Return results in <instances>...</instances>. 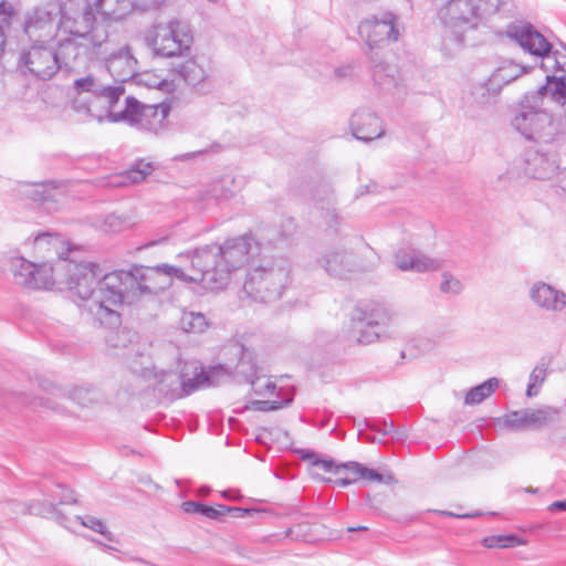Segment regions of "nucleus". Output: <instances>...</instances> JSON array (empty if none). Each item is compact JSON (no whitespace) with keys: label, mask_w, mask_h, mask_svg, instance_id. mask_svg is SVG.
<instances>
[{"label":"nucleus","mask_w":566,"mask_h":566,"mask_svg":"<svg viewBox=\"0 0 566 566\" xmlns=\"http://www.w3.org/2000/svg\"><path fill=\"white\" fill-rule=\"evenodd\" d=\"M81 276L80 300L101 325L108 328L120 324L119 308L143 296L156 295L168 289L174 279L192 282L181 268L159 264L157 266L133 265L129 270L102 273L98 265L87 263L78 268Z\"/></svg>","instance_id":"1"},{"label":"nucleus","mask_w":566,"mask_h":566,"mask_svg":"<svg viewBox=\"0 0 566 566\" xmlns=\"http://www.w3.org/2000/svg\"><path fill=\"white\" fill-rule=\"evenodd\" d=\"M260 251L251 235H241L224 241L222 245H206L193 251L190 280L206 289L220 290L228 285L232 271L245 265Z\"/></svg>","instance_id":"2"},{"label":"nucleus","mask_w":566,"mask_h":566,"mask_svg":"<svg viewBox=\"0 0 566 566\" xmlns=\"http://www.w3.org/2000/svg\"><path fill=\"white\" fill-rule=\"evenodd\" d=\"M124 93L125 87L112 84L106 77V72L102 70L77 76L69 90L67 118L78 123L91 119L102 120V115L93 109V101L103 99L108 106V116L112 109L118 108L119 98Z\"/></svg>","instance_id":"3"},{"label":"nucleus","mask_w":566,"mask_h":566,"mask_svg":"<svg viewBox=\"0 0 566 566\" xmlns=\"http://www.w3.org/2000/svg\"><path fill=\"white\" fill-rule=\"evenodd\" d=\"M78 268H87V263L59 261L57 263H33L24 258L11 260V272L17 284L32 290H48L57 286L67 290L80 298Z\"/></svg>","instance_id":"4"},{"label":"nucleus","mask_w":566,"mask_h":566,"mask_svg":"<svg viewBox=\"0 0 566 566\" xmlns=\"http://www.w3.org/2000/svg\"><path fill=\"white\" fill-rule=\"evenodd\" d=\"M507 4L509 0H446L438 9V19L444 32L461 43L467 32L476 30Z\"/></svg>","instance_id":"5"},{"label":"nucleus","mask_w":566,"mask_h":566,"mask_svg":"<svg viewBox=\"0 0 566 566\" xmlns=\"http://www.w3.org/2000/svg\"><path fill=\"white\" fill-rule=\"evenodd\" d=\"M291 265L285 259H264L253 265L243 284L244 294L259 302H273L281 297L290 279Z\"/></svg>","instance_id":"6"},{"label":"nucleus","mask_w":566,"mask_h":566,"mask_svg":"<svg viewBox=\"0 0 566 566\" xmlns=\"http://www.w3.org/2000/svg\"><path fill=\"white\" fill-rule=\"evenodd\" d=\"M538 93H526L513 126L528 140L553 144L562 134V123L546 111Z\"/></svg>","instance_id":"7"},{"label":"nucleus","mask_w":566,"mask_h":566,"mask_svg":"<svg viewBox=\"0 0 566 566\" xmlns=\"http://www.w3.org/2000/svg\"><path fill=\"white\" fill-rule=\"evenodd\" d=\"M108 34L107 27L96 21L93 9L86 0H70L61 4L56 35H70L91 41L93 45H105Z\"/></svg>","instance_id":"8"},{"label":"nucleus","mask_w":566,"mask_h":566,"mask_svg":"<svg viewBox=\"0 0 566 566\" xmlns=\"http://www.w3.org/2000/svg\"><path fill=\"white\" fill-rule=\"evenodd\" d=\"M168 107L164 105H144L135 97L128 96L123 106L112 109L108 119L114 123H125L155 135L166 128Z\"/></svg>","instance_id":"9"},{"label":"nucleus","mask_w":566,"mask_h":566,"mask_svg":"<svg viewBox=\"0 0 566 566\" xmlns=\"http://www.w3.org/2000/svg\"><path fill=\"white\" fill-rule=\"evenodd\" d=\"M147 44L156 55L172 57L189 50L192 36L188 25L177 19L157 23L145 36Z\"/></svg>","instance_id":"10"},{"label":"nucleus","mask_w":566,"mask_h":566,"mask_svg":"<svg viewBox=\"0 0 566 566\" xmlns=\"http://www.w3.org/2000/svg\"><path fill=\"white\" fill-rule=\"evenodd\" d=\"M212 384L202 366L198 361H190L185 364L180 374L163 371L158 376L156 390L170 399H178Z\"/></svg>","instance_id":"11"},{"label":"nucleus","mask_w":566,"mask_h":566,"mask_svg":"<svg viewBox=\"0 0 566 566\" xmlns=\"http://www.w3.org/2000/svg\"><path fill=\"white\" fill-rule=\"evenodd\" d=\"M104 45H93L85 41L70 35H56L54 55L59 70L69 73H78L86 62L94 55L101 53Z\"/></svg>","instance_id":"12"},{"label":"nucleus","mask_w":566,"mask_h":566,"mask_svg":"<svg viewBox=\"0 0 566 566\" xmlns=\"http://www.w3.org/2000/svg\"><path fill=\"white\" fill-rule=\"evenodd\" d=\"M56 61L53 48H49L42 41L41 43L32 44L20 53L18 69L23 74L48 81L59 71L60 64Z\"/></svg>","instance_id":"13"},{"label":"nucleus","mask_w":566,"mask_h":566,"mask_svg":"<svg viewBox=\"0 0 566 566\" xmlns=\"http://www.w3.org/2000/svg\"><path fill=\"white\" fill-rule=\"evenodd\" d=\"M60 13L61 4L56 2H46L28 11L23 23L25 34L36 42L55 38Z\"/></svg>","instance_id":"14"},{"label":"nucleus","mask_w":566,"mask_h":566,"mask_svg":"<svg viewBox=\"0 0 566 566\" xmlns=\"http://www.w3.org/2000/svg\"><path fill=\"white\" fill-rule=\"evenodd\" d=\"M358 33L370 50L381 48L398 39L395 15L384 13L381 19H366L358 25Z\"/></svg>","instance_id":"15"},{"label":"nucleus","mask_w":566,"mask_h":566,"mask_svg":"<svg viewBox=\"0 0 566 566\" xmlns=\"http://www.w3.org/2000/svg\"><path fill=\"white\" fill-rule=\"evenodd\" d=\"M505 33L533 55L544 57L552 50L551 43L530 23H511L506 27Z\"/></svg>","instance_id":"16"},{"label":"nucleus","mask_w":566,"mask_h":566,"mask_svg":"<svg viewBox=\"0 0 566 566\" xmlns=\"http://www.w3.org/2000/svg\"><path fill=\"white\" fill-rule=\"evenodd\" d=\"M106 77L114 85H122L137 73V60L130 48L125 45L106 57Z\"/></svg>","instance_id":"17"},{"label":"nucleus","mask_w":566,"mask_h":566,"mask_svg":"<svg viewBox=\"0 0 566 566\" xmlns=\"http://www.w3.org/2000/svg\"><path fill=\"white\" fill-rule=\"evenodd\" d=\"M528 297L536 307L546 313H559L566 308V293L543 281L531 285Z\"/></svg>","instance_id":"18"},{"label":"nucleus","mask_w":566,"mask_h":566,"mask_svg":"<svg viewBox=\"0 0 566 566\" xmlns=\"http://www.w3.org/2000/svg\"><path fill=\"white\" fill-rule=\"evenodd\" d=\"M176 71L187 84L199 91L207 93L211 90V67L206 59H189L180 63Z\"/></svg>","instance_id":"19"},{"label":"nucleus","mask_w":566,"mask_h":566,"mask_svg":"<svg viewBox=\"0 0 566 566\" xmlns=\"http://www.w3.org/2000/svg\"><path fill=\"white\" fill-rule=\"evenodd\" d=\"M523 163L524 174L539 180L551 179L559 167L556 155L552 151L542 153L530 149L525 151Z\"/></svg>","instance_id":"20"},{"label":"nucleus","mask_w":566,"mask_h":566,"mask_svg":"<svg viewBox=\"0 0 566 566\" xmlns=\"http://www.w3.org/2000/svg\"><path fill=\"white\" fill-rule=\"evenodd\" d=\"M394 264L403 272H433L442 268V261L430 258L421 252L399 249L394 255Z\"/></svg>","instance_id":"21"},{"label":"nucleus","mask_w":566,"mask_h":566,"mask_svg":"<svg viewBox=\"0 0 566 566\" xmlns=\"http://www.w3.org/2000/svg\"><path fill=\"white\" fill-rule=\"evenodd\" d=\"M317 264L335 277H345L357 270L353 255L339 247L326 249L317 259Z\"/></svg>","instance_id":"22"},{"label":"nucleus","mask_w":566,"mask_h":566,"mask_svg":"<svg viewBox=\"0 0 566 566\" xmlns=\"http://www.w3.org/2000/svg\"><path fill=\"white\" fill-rule=\"evenodd\" d=\"M353 136L363 142H370L384 136L385 130L378 116L368 108H359L350 119Z\"/></svg>","instance_id":"23"},{"label":"nucleus","mask_w":566,"mask_h":566,"mask_svg":"<svg viewBox=\"0 0 566 566\" xmlns=\"http://www.w3.org/2000/svg\"><path fill=\"white\" fill-rule=\"evenodd\" d=\"M391 319V312L384 305L376 302L358 303L350 313V322H356L358 326L367 324V327L370 328L387 325Z\"/></svg>","instance_id":"24"},{"label":"nucleus","mask_w":566,"mask_h":566,"mask_svg":"<svg viewBox=\"0 0 566 566\" xmlns=\"http://www.w3.org/2000/svg\"><path fill=\"white\" fill-rule=\"evenodd\" d=\"M369 59L371 62V75L374 82L386 91L397 88L401 81L397 65L390 64L373 54Z\"/></svg>","instance_id":"25"},{"label":"nucleus","mask_w":566,"mask_h":566,"mask_svg":"<svg viewBox=\"0 0 566 566\" xmlns=\"http://www.w3.org/2000/svg\"><path fill=\"white\" fill-rule=\"evenodd\" d=\"M33 248L41 258L52 259L56 256L55 263L59 261H69L63 258L67 251L65 241L57 233H39L33 240Z\"/></svg>","instance_id":"26"},{"label":"nucleus","mask_w":566,"mask_h":566,"mask_svg":"<svg viewBox=\"0 0 566 566\" xmlns=\"http://www.w3.org/2000/svg\"><path fill=\"white\" fill-rule=\"evenodd\" d=\"M44 390L50 396L45 398V405L51 409H56L59 407L56 399H71L81 406H86L93 401V392L85 388H74L71 391H67L57 385L49 384L48 387H44Z\"/></svg>","instance_id":"27"},{"label":"nucleus","mask_w":566,"mask_h":566,"mask_svg":"<svg viewBox=\"0 0 566 566\" xmlns=\"http://www.w3.org/2000/svg\"><path fill=\"white\" fill-rule=\"evenodd\" d=\"M237 374L245 377L255 395L273 396L275 394V382L266 376H256L254 366L247 363L243 358L237 365Z\"/></svg>","instance_id":"28"},{"label":"nucleus","mask_w":566,"mask_h":566,"mask_svg":"<svg viewBox=\"0 0 566 566\" xmlns=\"http://www.w3.org/2000/svg\"><path fill=\"white\" fill-rule=\"evenodd\" d=\"M28 513L53 518L63 527L73 530L72 518L66 517L52 502H32L28 505Z\"/></svg>","instance_id":"29"},{"label":"nucleus","mask_w":566,"mask_h":566,"mask_svg":"<svg viewBox=\"0 0 566 566\" xmlns=\"http://www.w3.org/2000/svg\"><path fill=\"white\" fill-rule=\"evenodd\" d=\"M526 72H528V69L525 66L513 62H505L494 70L489 77L492 80V84L502 91L504 85L510 84Z\"/></svg>","instance_id":"30"},{"label":"nucleus","mask_w":566,"mask_h":566,"mask_svg":"<svg viewBox=\"0 0 566 566\" xmlns=\"http://www.w3.org/2000/svg\"><path fill=\"white\" fill-rule=\"evenodd\" d=\"M344 470L348 471L356 478H360L367 481L384 483V484H394L396 482L394 475L389 472L380 473L374 469H368L360 464L359 462L349 461L342 464Z\"/></svg>","instance_id":"31"},{"label":"nucleus","mask_w":566,"mask_h":566,"mask_svg":"<svg viewBox=\"0 0 566 566\" xmlns=\"http://www.w3.org/2000/svg\"><path fill=\"white\" fill-rule=\"evenodd\" d=\"M154 170L150 163L144 159L138 160L132 168L117 175L114 178V186H128L133 184L142 182L148 175Z\"/></svg>","instance_id":"32"},{"label":"nucleus","mask_w":566,"mask_h":566,"mask_svg":"<svg viewBox=\"0 0 566 566\" xmlns=\"http://www.w3.org/2000/svg\"><path fill=\"white\" fill-rule=\"evenodd\" d=\"M97 11L106 19L119 20L133 10L132 0H97Z\"/></svg>","instance_id":"33"},{"label":"nucleus","mask_w":566,"mask_h":566,"mask_svg":"<svg viewBox=\"0 0 566 566\" xmlns=\"http://www.w3.org/2000/svg\"><path fill=\"white\" fill-rule=\"evenodd\" d=\"M234 178L231 176H223L210 182L205 190L200 192V199L205 200L212 198L216 200L228 199L233 195Z\"/></svg>","instance_id":"34"},{"label":"nucleus","mask_w":566,"mask_h":566,"mask_svg":"<svg viewBox=\"0 0 566 566\" xmlns=\"http://www.w3.org/2000/svg\"><path fill=\"white\" fill-rule=\"evenodd\" d=\"M525 410L527 413V428L532 429H538L555 422L559 415V409L551 406Z\"/></svg>","instance_id":"35"},{"label":"nucleus","mask_w":566,"mask_h":566,"mask_svg":"<svg viewBox=\"0 0 566 566\" xmlns=\"http://www.w3.org/2000/svg\"><path fill=\"white\" fill-rule=\"evenodd\" d=\"M500 93L501 91L492 84V80L489 77L473 85L471 98L474 104L482 107L494 103Z\"/></svg>","instance_id":"36"},{"label":"nucleus","mask_w":566,"mask_h":566,"mask_svg":"<svg viewBox=\"0 0 566 566\" xmlns=\"http://www.w3.org/2000/svg\"><path fill=\"white\" fill-rule=\"evenodd\" d=\"M533 93L539 94L538 99L542 104H545V98L548 95L555 102L564 104L566 98V81L564 77L547 76V83Z\"/></svg>","instance_id":"37"},{"label":"nucleus","mask_w":566,"mask_h":566,"mask_svg":"<svg viewBox=\"0 0 566 566\" xmlns=\"http://www.w3.org/2000/svg\"><path fill=\"white\" fill-rule=\"evenodd\" d=\"M136 338V334L126 328L111 331L106 336V344L109 348L115 350V355H118V350H124V355L126 350H129V347L133 346V343Z\"/></svg>","instance_id":"38"},{"label":"nucleus","mask_w":566,"mask_h":566,"mask_svg":"<svg viewBox=\"0 0 566 566\" xmlns=\"http://www.w3.org/2000/svg\"><path fill=\"white\" fill-rule=\"evenodd\" d=\"M499 382L500 381L497 378L492 377L486 381L471 388L465 395L464 403L478 405L482 402L495 391V389L499 387Z\"/></svg>","instance_id":"39"},{"label":"nucleus","mask_w":566,"mask_h":566,"mask_svg":"<svg viewBox=\"0 0 566 566\" xmlns=\"http://www.w3.org/2000/svg\"><path fill=\"white\" fill-rule=\"evenodd\" d=\"M313 199L319 209L325 210L326 218L328 219L327 224L332 226L336 222L337 214L334 208L333 191L328 187L324 186L321 190L313 193Z\"/></svg>","instance_id":"40"},{"label":"nucleus","mask_w":566,"mask_h":566,"mask_svg":"<svg viewBox=\"0 0 566 566\" xmlns=\"http://www.w3.org/2000/svg\"><path fill=\"white\" fill-rule=\"evenodd\" d=\"M350 335L348 340L357 345H370L379 339V334L375 328L367 327V324L358 326L356 322H350Z\"/></svg>","instance_id":"41"},{"label":"nucleus","mask_w":566,"mask_h":566,"mask_svg":"<svg viewBox=\"0 0 566 566\" xmlns=\"http://www.w3.org/2000/svg\"><path fill=\"white\" fill-rule=\"evenodd\" d=\"M180 326L186 333L200 334L208 328L209 323L202 313L188 312L181 316Z\"/></svg>","instance_id":"42"},{"label":"nucleus","mask_w":566,"mask_h":566,"mask_svg":"<svg viewBox=\"0 0 566 566\" xmlns=\"http://www.w3.org/2000/svg\"><path fill=\"white\" fill-rule=\"evenodd\" d=\"M527 413L525 409L513 411L497 419V423L506 429L521 430L527 428Z\"/></svg>","instance_id":"43"},{"label":"nucleus","mask_w":566,"mask_h":566,"mask_svg":"<svg viewBox=\"0 0 566 566\" xmlns=\"http://www.w3.org/2000/svg\"><path fill=\"white\" fill-rule=\"evenodd\" d=\"M439 289L444 294L459 295L463 292L464 284L450 272H443Z\"/></svg>","instance_id":"44"},{"label":"nucleus","mask_w":566,"mask_h":566,"mask_svg":"<svg viewBox=\"0 0 566 566\" xmlns=\"http://www.w3.org/2000/svg\"><path fill=\"white\" fill-rule=\"evenodd\" d=\"M342 464L343 463L337 464L333 459H323L318 455V458L312 462V469H311L310 473L315 479H319L321 481H324V482H329L331 480L324 479L323 476H321L319 473L316 472V469L323 470L324 472H333V471L337 472L339 469H344V467Z\"/></svg>","instance_id":"45"},{"label":"nucleus","mask_w":566,"mask_h":566,"mask_svg":"<svg viewBox=\"0 0 566 566\" xmlns=\"http://www.w3.org/2000/svg\"><path fill=\"white\" fill-rule=\"evenodd\" d=\"M72 523H73V526L75 524H80L82 526L88 527V528L93 530L94 532H97V533L104 535L108 541L113 539V535L109 532H107L105 524L101 520H98L94 516L82 517V516L76 515V516H74V520H72Z\"/></svg>","instance_id":"46"},{"label":"nucleus","mask_w":566,"mask_h":566,"mask_svg":"<svg viewBox=\"0 0 566 566\" xmlns=\"http://www.w3.org/2000/svg\"><path fill=\"white\" fill-rule=\"evenodd\" d=\"M546 368L544 366H536L531 375L527 385L526 396L535 397L539 392V387L545 381Z\"/></svg>","instance_id":"47"},{"label":"nucleus","mask_w":566,"mask_h":566,"mask_svg":"<svg viewBox=\"0 0 566 566\" xmlns=\"http://www.w3.org/2000/svg\"><path fill=\"white\" fill-rule=\"evenodd\" d=\"M182 509L187 513H192V514L198 513V514L205 515L209 518H217V517L221 516L220 509H214L212 506L203 505L201 503L193 502V501L185 502L182 504Z\"/></svg>","instance_id":"48"},{"label":"nucleus","mask_w":566,"mask_h":566,"mask_svg":"<svg viewBox=\"0 0 566 566\" xmlns=\"http://www.w3.org/2000/svg\"><path fill=\"white\" fill-rule=\"evenodd\" d=\"M518 543L516 536H489L483 539L484 546L489 548L494 547H512Z\"/></svg>","instance_id":"49"},{"label":"nucleus","mask_w":566,"mask_h":566,"mask_svg":"<svg viewBox=\"0 0 566 566\" xmlns=\"http://www.w3.org/2000/svg\"><path fill=\"white\" fill-rule=\"evenodd\" d=\"M15 13L13 6L2 0L0 2V32L6 34V30H8L11 25V19Z\"/></svg>","instance_id":"50"},{"label":"nucleus","mask_w":566,"mask_h":566,"mask_svg":"<svg viewBox=\"0 0 566 566\" xmlns=\"http://www.w3.org/2000/svg\"><path fill=\"white\" fill-rule=\"evenodd\" d=\"M125 221L120 216L111 213L105 217L102 229L105 232H117L120 231Z\"/></svg>","instance_id":"51"},{"label":"nucleus","mask_w":566,"mask_h":566,"mask_svg":"<svg viewBox=\"0 0 566 566\" xmlns=\"http://www.w3.org/2000/svg\"><path fill=\"white\" fill-rule=\"evenodd\" d=\"M291 401H292L291 397L283 401L256 400L253 402V406L256 410L270 411V410H276L279 408H282V407L289 405Z\"/></svg>","instance_id":"52"},{"label":"nucleus","mask_w":566,"mask_h":566,"mask_svg":"<svg viewBox=\"0 0 566 566\" xmlns=\"http://www.w3.org/2000/svg\"><path fill=\"white\" fill-rule=\"evenodd\" d=\"M165 0H132L133 9L140 11L156 10L164 4Z\"/></svg>","instance_id":"53"},{"label":"nucleus","mask_w":566,"mask_h":566,"mask_svg":"<svg viewBox=\"0 0 566 566\" xmlns=\"http://www.w3.org/2000/svg\"><path fill=\"white\" fill-rule=\"evenodd\" d=\"M353 74H354V66H352V65L340 66V67L335 70V76L337 78L352 77Z\"/></svg>","instance_id":"54"},{"label":"nucleus","mask_w":566,"mask_h":566,"mask_svg":"<svg viewBox=\"0 0 566 566\" xmlns=\"http://www.w3.org/2000/svg\"><path fill=\"white\" fill-rule=\"evenodd\" d=\"M437 513L450 517H457V518H472L480 515V512H473V513H464V514H457L450 511H436Z\"/></svg>","instance_id":"55"},{"label":"nucleus","mask_w":566,"mask_h":566,"mask_svg":"<svg viewBox=\"0 0 566 566\" xmlns=\"http://www.w3.org/2000/svg\"><path fill=\"white\" fill-rule=\"evenodd\" d=\"M300 455L302 460L308 461L311 464L318 458V454L312 450H300Z\"/></svg>","instance_id":"56"},{"label":"nucleus","mask_w":566,"mask_h":566,"mask_svg":"<svg viewBox=\"0 0 566 566\" xmlns=\"http://www.w3.org/2000/svg\"><path fill=\"white\" fill-rule=\"evenodd\" d=\"M548 511H551V512L565 511L566 512V500L553 502L552 504H549Z\"/></svg>","instance_id":"57"},{"label":"nucleus","mask_w":566,"mask_h":566,"mask_svg":"<svg viewBox=\"0 0 566 566\" xmlns=\"http://www.w3.org/2000/svg\"><path fill=\"white\" fill-rule=\"evenodd\" d=\"M219 509L221 510V515L224 513V512H237V514H248L250 513V510L249 509H240V507H226L224 505H219Z\"/></svg>","instance_id":"58"},{"label":"nucleus","mask_w":566,"mask_h":566,"mask_svg":"<svg viewBox=\"0 0 566 566\" xmlns=\"http://www.w3.org/2000/svg\"><path fill=\"white\" fill-rule=\"evenodd\" d=\"M371 260H370V264L368 266H364L363 270H370V269H374L377 263H378V256L376 255V253L374 251H368Z\"/></svg>","instance_id":"59"},{"label":"nucleus","mask_w":566,"mask_h":566,"mask_svg":"<svg viewBox=\"0 0 566 566\" xmlns=\"http://www.w3.org/2000/svg\"><path fill=\"white\" fill-rule=\"evenodd\" d=\"M221 494L223 497L229 499V500H235V499L240 497L239 492L235 490H227V491H223Z\"/></svg>","instance_id":"60"},{"label":"nucleus","mask_w":566,"mask_h":566,"mask_svg":"<svg viewBox=\"0 0 566 566\" xmlns=\"http://www.w3.org/2000/svg\"><path fill=\"white\" fill-rule=\"evenodd\" d=\"M356 481V479H348V478H343V479H338L335 481V483L338 485V486H342V488H345L352 483H354Z\"/></svg>","instance_id":"61"},{"label":"nucleus","mask_w":566,"mask_h":566,"mask_svg":"<svg viewBox=\"0 0 566 566\" xmlns=\"http://www.w3.org/2000/svg\"><path fill=\"white\" fill-rule=\"evenodd\" d=\"M75 502L76 501H75V499H73L72 492H69L67 494H63L59 504L75 503Z\"/></svg>","instance_id":"62"},{"label":"nucleus","mask_w":566,"mask_h":566,"mask_svg":"<svg viewBox=\"0 0 566 566\" xmlns=\"http://www.w3.org/2000/svg\"><path fill=\"white\" fill-rule=\"evenodd\" d=\"M205 150H198V151H195V153H188V154H185L182 155L184 158H195L197 155H200V154H203Z\"/></svg>","instance_id":"63"},{"label":"nucleus","mask_w":566,"mask_h":566,"mask_svg":"<svg viewBox=\"0 0 566 566\" xmlns=\"http://www.w3.org/2000/svg\"><path fill=\"white\" fill-rule=\"evenodd\" d=\"M4 44H6L4 34L0 32V56L3 53Z\"/></svg>","instance_id":"64"}]
</instances>
